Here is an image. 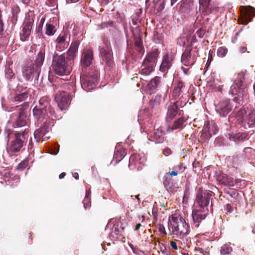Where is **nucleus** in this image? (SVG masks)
I'll return each instance as SVG.
<instances>
[{
  "label": "nucleus",
  "mask_w": 255,
  "mask_h": 255,
  "mask_svg": "<svg viewBox=\"0 0 255 255\" xmlns=\"http://www.w3.org/2000/svg\"><path fill=\"white\" fill-rule=\"evenodd\" d=\"M246 72L242 71L240 72L231 86L229 93L234 97V101L242 105L244 98L248 96V86L245 82Z\"/></svg>",
  "instance_id": "nucleus-1"
},
{
  "label": "nucleus",
  "mask_w": 255,
  "mask_h": 255,
  "mask_svg": "<svg viewBox=\"0 0 255 255\" xmlns=\"http://www.w3.org/2000/svg\"><path fill=\"white\" fill-rule=\"evenodd\" d=\"M168 225L172 229L169 235H176L180 239L183 238L190 231L189 224L181 216L177 214H173L169 218Z\"/></svg>",
  "instance_id": "nucleus-2"
},
{
  "label": "nucleus",
  "mask_w": 255,
  "mask_h": 255,
  "mask_svg": "<svg viewBox=\"0 0 255 255\" xmlns=\"http://www.w3.org/2000/svg\"><path fill=\"white\" fill-rule=\"evenodd\" d=\"M237 118L241 126L248 129L255 124V111L243 106L238 111Z\"/></svg>",
  "instance_id": "nucleus-3"
},
{
  "label": "nucleus",
  "mask_w": 255,
  "mask_h": 255,
  "mask_svg": "<svg viewBox=\"0 0 255 255\" xmlns=\"http://www.w3.org/2000/svg\"><path fill=\"white\" fill-rule=\"evenodd\" d=\"M50 99L47 96L41 98L33 109L34 118L40 123L45 122V120L48 117L47 109L50 107Z\"/></svg>",
  "instance_id": "nucleus-4"
},
{
  "label": "nucleus",
  "mask_w": 255,
  "mask_h": 255,
  "mask_svg": "<svg viewBox=\"0 0 255 255\" xmlns=\"http://www.w3.org/2000/svg\"><path fill=\"white\" fill-rule=\"evenodd\" d=\"M208 212V209H193L192 213L193 226L200 231L206 230L208 226L206 218Z\"/></svg>",
  "instance_id": "nucleus-5"
},
{
  "label": "nucleus",
  "mask_w": 255,
  "mask_h": 255,
  "mask_svg": "<svg viewBox=\"0 0 255 255\" xmlns=\"http://www.w3.org/2000/svg\"><path fill=\"white\" fill-rule=\"evenodd\" d=\"M28 128H25L22 131L15 132L14 139L11 141L9 146L10 150L12 152L19 151L25 145L28 138Z\"/></svg>",
  "instance_id": "nucleus-6"
},
{
  "label": "nucleus",
  "mask_w": 255,
  "mask_h": 255,
  "mask_svg": "<svg viewBox=\"0 0 255 255\" xmlns=\"http://www.w3.org/2000/svg\"><path fill=\"white\" fill-rule=\"evenodd\" d=\"M103 43L104 45L99 47L100 55L109 67H113L114 63L111 43L108 38L104 36L103 38Z\"/></svg>",
  "instance_id": "nucleus-7"
},
{
  "label": "nucleus",
  "mask_w": 255,
  "mask_h": 255,
  "mask_svg": "<svg viewBox=\"0 0 255 255\" xmlns=\"http://www.w3.org/2000/svg\"><path fill=\"white\" fill-rule=\"evenodd\" d=\"M212 199L211 191L200 188L196 193L195 203L199 209H208V206Z\"/></svg>",
  "instance_id": "nucleus-8"
},
{
  "label": "nucleus",
  "mask_w": 255,
  "mask_h": 255,
  "mask_svg": "<svg viewBox=\"0 0 255 255\" xmlns=\"http://www.w3.org/2000/svg\"><path fill=\"white\" fill-rule=\"evenodd\" d=\"M99 76V71L95 68L92 69L88 74L81 76V82L82 88L88 90L94 89L97 83Z\"/></svg>",
  "instance_id": "nucleus-9"
},
{
  "label": "nucleus",
  "mask_w": 255,
  "mask_h": 255,
  "mask_svg": "<svg viewBox=\"0 0 255 255\" xmlns=\"http://www.w3.org/2000/svg\"><path fill=\"white\" fill-rule=\"evenodd\" d=\"M79 42L78 40L72 42L70 47L67 52V61L65 60V75H69L72 70L73 60L75 54L77 52Z\"/></svg>",
  "instance_id": "nucleus-10"
},
{
  "label": "nucleus",
  "mask_w": 255,
  "mask_h": 255,
  "mask_svg": "<svg viewBox=\"0 0 255 255\" xmlns=\"http://www.w3.org/2000/svg\"><path fill=\"white\" fill-rule=\"evenodd\" d=\"M241 15L239 19V23L247 25L251 21L255 15V8L251 6H241Z\"/></svg>",
  "instance_id": "nucleus-11"
},
{
  "label": "nucleus",
  "mask_w": 255,
  "mask_h": 255,
  "mask_svg": "<svg viewBox=\"0 0 255 255\" xmlns=\"http://www.w3.org/2000/svg\"><path fill=\"white\" fill-rule=\"evenodd\" d=\"M29 104L25 102L20 106L17 107L18 109V117L16 118L15 123L17 127H22L28 125L29 120L26 116L25 110L28 109Z\"/></svg>",
  "instance_id": "nucleus-12"
},
{
  "label": "nucleus",
  "mask_w": 255,
  "mask_h": 255,
  "mask_svg": "<svg viewBox=\"0 0 255 255\" xmlns=\"http://www.w3.org/2000/svg\"><path fill=\"white\" fill-rule=\"evenodd\" d=\"M192 49L191 46H187L182 55L181 62L185 66L191 67L196 61L197 55L192 52Z\"/></svg>",
  "instance_id": "nucleus-13"
},
{
  "label": "nucleus",
  "mask_w": 255,
  "mask_h": 255,
  "mask_svg": "<svg viewBox=\"0 0 255 255\" xmlns=\"http://www.w3.org/2000/svg\"><path fill=\"white\" fill-rule=\"evenodd\" d=\"M52 67L55 74L63 76L64 75V56H61L58 54L57 56H54Z\"/></svg>",
  "instance_id": "nucleus-14"
},
{
  "label": "nucleus",
  "mask_w": 255,
  "mask_h": 255,
  "mask_svg": "<svg viewBox=\"0 0 255 255\" xmlns=\"http://www.w3.org/2000/svg\"><path fill=\"white\" fill-rule=\"evenodd\" d=\"M232 105L230 100L220 101L216 106V110L221 116L226 117L232 110Z\"/></svg>",
  "instance_id": "nucleus-15"
},
{
  "label": "nucleus",
  "mask_w": 255,
  "mask_h": 255,
  "mask_svg": "<svg viewBox=\"0 0 255 255\" xmlns=\"http://www.w3.org/2000/svg\"><path fill=\"white\" fill-rule=\"evenodd\" d=\"M174 60V56L168 53L165 54L163 57L162 62L159 67L160 71L166 74L168 70L172 67Z\"/></svg>",
  "instance_id": "nucleus-16"
},
{
  "label": "nucleus",
  "mask_w": 255,
  "mask_h": 255,
  "mask_svg": "<svg viewBox=\"0 0 255 255\" xmlns=\"http://www.w3.org/2000/svg\"><path fill=\"white\" fill-rule=\"evenodd\" d=\"M40 72L36 71V68L34 65H26L24 66L22 69V75L26 80L28 81L31 79L33 77L35 76V78H38Z\"/></svg>",
  "instance_id": "nucleus-17"
},
{
  "label": "nucleus",
  "mask_w": 255,
  "mask_h": 255,
  "mask_svg": "<svg viewBox=\"0 0 255 255\" xmlns=\"http://www.w3.org/2000/svg\"><path fill=\"white\" fill-rule=\"evenodd\" d=\"M217 180L220 184L228 187L235 186L237 182V180L224 173H221L217 175Z\"/></svg>",
  "instance_id": "nucleus-18"
},
{
  "label": "nucleus",
  "mask_w": 255,
  "mask_h": 255,
  "mask_svg": "<svg viewBox=\"0 0 255 255\" xmlns=\"http://www.w3.org/2000/svg\"><path fill=\"white\" fill-rule=\"evenodd\" d=\"M179 102L176 101L169 106L166 116L167 122H170L176 117L179 110Z\"/></svg>",
  "instance_id": "nucleus-19"
},
{
  "label": "nucleus",
  "mask_w": 255,
  "mask_h": 255,
  "mask_svg": "<svg viewBox=\"0 0 255 255\" xmlns=\"http://www.w3.org/2000/svg\"><path fill=\"white\" fill-rule=\"evenodd\" d=\"M33 23V20L30 18L26 19L24 21L22 30V33L20 36V39L22 41H25L30 35Z\"/></svg>",
  "instance_id": "nucleus-20"
},
{
  "label": "nucleus",
  "mask_w": 255,
  "mask_h": 255,
  "mask_svg": "<svg viewBox=\"0 0 255 255\" xmlns=\"http://www.w3.org/2000/svg\"><path fill=\"white\" fill-rule=\"evenodd\" d=\"M44 123V125L36 129L34 132V138L37 142H39L41 138H43L42 141H46L49 139V136H45L43 137L49 131L48 126Z\"/></svg>",
  "instance_id": "nucleus-21"
},
{
  "label": "nucleus",
  "mask_w": 255,
  "mask_h": 255,
  "mask_svg": "<svg viewBox=\"0 0 255 255\" xmlns=\"http://www.w3.org/2000/svg\"><path fill=\"white\" fill-rule=\"evenodd\" d=\"M93 59V52L91 49L85 50L82 53L81 59V65L85 67H88Z\"/></svg>",
  "instance_id": "nucleus-22"
},
{
  "label": "nucleus",
  "mask_w": 255,
  "mask_h": 255,
  "mask_svg": "<svg viewBox=\"0 0 255 255\" xmlns=\"http://www.w3.org/2000/svg\"><path fill=\"white\" fill-rule=\"evenodd\" d=\"M200 9L204 14L209 15L215 9V7L211 3V0H199Z\"/></svg>",
  "instance_id": "nucleus-23"
},
{
  "label": "nucleus",
  "mask_w": 255,
  "mask_h": 255,
  "mask_svg": "<svg viewBox=\"0 0 255 255\" xmlns=\"http://www.w3.org/2000/svg\"><path fill=\"white\" fill-rule=\"evenodd\" d=\"M159 54V51L157 49H153L147 54L143 62L153 65L154 67Z\"/></svg>",
  "instance_id": "nucleus-24"
},
{
  "label": "nucleus",
  "mask_w": 255,
  "mask_h": 255,
  "mask_svg": "<svg viewBox=\"0 0 255 255\" xmlns=\"http://www.w3.org/2000/svg\"><path fill=\"white\" fill-rule=\"evenodd\" d=\"M226 136L231 141H233L235 142L243 141L247 137L248 133L245 132H238L236 133L233 132H229L227 133Z\"/></svg>",
  "instance_id": "nucleus-25"
},
{
  "label": "nucleus",
  "mask_w": 255,
  "mask_h": 255,
  "mask_svg": "<svg viewBox=\"0 0 255 255\" xmlns=\"http://www.w3.org/2000/svg\"><path fill=\"white\" fill-rule=\"evenodd\" d=\"M55 95L54 101L61 111L64 110V91L62 86Z\"/></svg>",
  "instance_id": "nucleus-26"
},
{
  "label": "nucleus",
  "mask_w": 255,
  "mask_h": 255,
  "mask_svg": "<svg viewBox=\"0 0 255 255\" xmlns=\"http://www.w3.org/2000/svg\"><path fill=\"white\" fill-rule=\"evenodd\" d=\"M45 51L44 50H40L36 56L34 64H31L32 65H34L36 68V71L40 72L41 67L43 65V63L44 60Z\"/></svg>",
  "instance_id": "nucleus-27"
},
{
  "label": "nucleus",
  "mask_w": 255,
  "mask_h": 255,
  "mask_svg": "<svg viewBox=\"0 0 255 255\" xmlns=\"http://www.w3.org/2000/svg\"><path fill=\"white\" fill-rule=\"evenodd\" d=\"M56 51L54 56H57L58 54L61 56H64V53H62L64 49V35H59L56 40Z\"/></svg>",
  "instance_id": "nucleus-28"
},
{
  "label": "nucleus",
  "mask_w": 255,
  "mask_h": 255,
  "mask_svg": "<svg viewBox=\"0 0 255 255\" xmlns=\"http://www.w3.org/2000/svg\"><path fill=\"white\" fill-rule=\"evenodd\" d=\"M126 155V150L120 144L116 147V151L114 155V159L117 163L120 161Z\"/></svg>",
  "instance_id": "nucleus-29"
},
{
  "label": "nucleus",
  "mask_w": 255,
  "mask_h": 255,
  "mask_svg": "<svg viewBox=\"0 0 255 255\" xmlns=\"http://www.w3.org/2000/svg\"><path fill=\"white\" fill-rule=\"evenodd\" d=\"M154 66L143 61L139 69V73L145 76L149 75L153 70Z\"/></svg>",
  "instance_id": "nucleus-30"
},
{
  "label": "nucleus",
  "mask_w": 255,
  "mask_h": 255,
  "mask_svg": "<svg viewBox=\"0 0 255 255\" xmlns=\"http://www.w3.org/2000/svg\"><path fill=\"white\" fill-rule=\"evenodd\" d=\"M185 83L183 82L181 80H178L175 84V86L172 91L173 97H179L183 92V89L185 88Z\"/></svg>",
  "instance_id": "nucleus-31"
},
{
  "label": "nucleus",
  "mask_w": 255,
  "mask_h": 255,
  "mask_svg": "<svg viewBox=\"0 0 255 255\" xmlns=\"http://www.w3.org/2000/svg\"><path fill=\"white\" fill-rule=\"evenodd\" d=\"M161 103V97L156 96L153 100L149 102V108L151 112H157L159 109Z\"/></svg>",
  "instance_id": "nucleus-32"
},
{
  "label": "nucleus",
  "mask_w": 255,
  "mask_h": 255,
  "mask_svg": "<svg viewBox=\"0 0 255 255\" xmlns=\"http://www.w3.org/2000/svg\"><path fill=\"white\" fill-rule=\"evenodd\" d=\"M122 236V230H120L118 225H114L111 229L109 237L112 240L115 241Z\"/></svg>",
  "instance_id": "nucleus-33"
},
{
  "label": "nucleus",
  "mask_w": 255,
  "mask_h": 255,
  "mask_svg": "<svg viewBox=\"0 0 255 255\" xmlns=\"http://www.w3.org/2000/svg\"><path fill=\"white\" fill-rule=\"evenodd\" d=\"M161 82V77L158 76H155L153 79H151L150 82L147 85V87L149 90L154 91L155 90Z\"/></svg>",
  "instance_id": "nucleus-34"
},
{
  "label": "nucleus",
  "mask_w": 255,
  "mask_h": 255,
  "mask_svg": "<svg viewBox=\"0 0 255 255\" xmlns=\"http://www.w3.org/2000/svg\"><path fill=\"white\" fill-rule=\"evenodd\" d=\"M29 95V91L25 90L21 93L15 95L13 98V101L15 102H22L25 100Z\"/></svg>",
  "instance_id": "nucleus-35"
},
{
  "label": "nucleus",
  "mask_w": 255,
  "mask_h": 255,
  "mask_svg": "<svg viewBox=\"0 0 255 255\" xmlns=\"http://www.w3.org/2000/svg\"><path fill=\"white\" fill-rule=\"evenodd\" d=\"M209 128L207 126H204L202 131V134L200 137V140L201 141H205L209 140L212 136V134H211L210 132H209Z\"/></svg>",
  "instance_id": "nucleus-36"
},
{
  "label": "nucleus",
  "mask_w": 255,
  "mask_h": 255,
  "mask_svg": "<svg viewBox=\"0 0 255 255\" xmlns=\"http://www.w3.org/2000/svg\"><path fill=\"white\" fill-rule=\"evenodd\" d=\"M187 119L184 117H181L177 120H175L171 127V130L177 129L182 127L183 125L186 122Z\"/></svg>",
  "instance_id": "nucleus-37"
},
{
  "label": "nucleus",
  "mask_w": 255,
  "mask_h": 255,
  "mask_svg": "<svg viewBox=\"0 0 255 255\" xmlns=\"http://www.w3.org/2000/svg\"><path fill=\"white\" fill-rule=\"evenodd\" d=\"M204 126H207L209 128V132H210L211 134H215L218 130L217 126L213 122H206L205 123Z\"/></svg>",
  "instance_id": "nucleus-38"
},
{
  "label": "nucleus",
  "mask_w": 255,
  "mask_h": 255,
  "mask_svg": "<svg viewBox=\"0 0 255 255\" xmlns=\"http://www.w3.org/2000/svg\"><path fill=\"white\" fill-rule=\"evenodd\" d=\"M163 183L164 186L166 188H170L173 184V180L170 175L168 173H166L163 177Z\"/></svg>",
  "instance_id": "nucleus-39"
},
{
  "label": "nucleus",
  "mask_w": 255,
  "mask_h": 255,
  "mask_svg": "<svg viewBox=\"0 0 255 255\" xmlns=\"http://www.w3.org/2000/svg\"><path fill=\"white\" fill-rule=\"evenodd\" d=\"M20 12V8L17 4L13 5L12 7V15L11 20L13 22H16L17 20L18 14Z\"/></svg>",
  "instance_id": "nucleus-40"
},
{
  "label": "nucleus",
  "mask_w": 255,
  "mask_h": 255,
  "mask_svg": "<svg viewBox=\"0 0 255 255\" xmlns=\"http://www.w3.org/2000/svg\"><path fill=\"white\" fill-rule=\"evenodd\" d=\"M55 32V26L51 23H46L45 34L47 35H53Z\"/></svg>",
  "instance_id": "nucleus-41"
},
{
  "label": "nucleus",
  "mask_w": 255,
  "mask_h": 255,
  "mask_svg": "<svg viewBox=\"0 0 255 255\" xmlns=\"http://www.w3.org/2000/svg\"><path fill=\"white\" fill-rule=\"evenodd\" d=\"M220 252L223 255H228L232 252V248L229 245L225 244L221 247Z\"/></svg>",
  "instance_id": "nucleus-42"
},
{
  "label": "nucleus",
  "mask_w": 255,
  "mask_h": 255,
  "mask_svg": "<svg viewBox=\"0 0 255 255\" xmlns=\"http://www.w3.org/2000/svg\"><path fill=\"white\" fill-rule=\"evenodd\" d=\"M135 46L137 48V50L139 52H142L144 51L143 47L142 46V40L141 38H138L135 39Z\"/></svg>",
  "instance_id": "nucleus-43"
},
{
  "label": "nucleus",
  "mask_w": 255,
  "mask_h": 255,
  "mask_svg": "<svg viewBox=\"0 0 255 255\" xmlns=\"http://www.w3.org/2000/svg\"><path fill=\"white\" fill-rule=\"evenodd\" d=\"M228 52L227 48L225 47H220L217 50V55L219 57H223L226 56Z\"/></svg>",
  "instance_id": "nucleus-44"
},
{
  "label": "nucleus",
  "mask_w": 255,
  "mask_h": 255,
  "mask_svg": "<svg viewBox=\"0 0 255 255\" xmlns=\"http://www.w3.org/2000/svg\"><path fill=\"white\" fill-rule=\"evenodd\" d=\"M10 66V65H8L5 70V77L8 79H11L14 76V74Z\"/></svg>",
  "instance_id": "nucleus-45"
},
{
  "label": "nucleus",
  "mask_w": 255,
  "mask_h": 255,
  "mask_svg": "<svg viewBox=\"0 0 255 255\" xmlns=\"http://www.w3.org/2000/svg\"><path fill=\"white\" fill-rule=\"evenodd\" d=\"M197 246H198V245H197ZM195 249L196 251L199 252L200 253L203 254L204 255H206V254H208L207 248L204 247V246L201 247L197 246L195 247Z\"/></svg>",
  "instance_id": "nucleus-46"
},
{
  "label": "nucleus",
  "mask_w": 255,
  "mask_h": 255,
  "mask_svg": "<svg viewBox=\"0 0 255 255\" xmlns=\"http://www.w3.org/2000/svg\"><path fill=\"white\" fill-rule=\"evenodd\" d=\"M152 213L154 219L157 220L158 218V206L156 202H155L153 204Z\"/></svg>",
  "instance_id": "nucleus-47"
},
{
  "label": "nucleus",
  "mask_w": 255,
  "mask_h": 255,
  "mask_svg": "<svg viewBox=\"0 0 255 255\" xmlns=\"http://www.w3.org/2000/svg\"><path fill=\"white\" fill-rule=\"evenodd\" d=\"M28 165V162L25 160L21 162L17 166V169L19 170H22Z\"/></svg>",
  "instance_id": "nucleus-48"
},
{
  "label": "nucleus",
  "mask_w": 255,
  "mask_h": 255,
  "mask_svg": "<svg viewBox=\"0 0 255 255\" xmlns=\"http://www.w3.org/2000/svg\"><path fill=\"white\" fill-rule=\"evenodd\" d=\"M14 132L11 129L8 128H5L4 129V134L7 141L9 140L10 136L12 134H14Z\"/></svg>",
  "instance_id": "nucleus-49"
},
{
  "label": "nucleus",
  "mask_w": 255,
  "mask_h": 255,
  "mask_svg": "<svg viewBox=\"0 0 255 255\" xmlns=\"http://www.w3.org/2000/svg\"><path fill=\"white\" fill-rule=\"evenodd\" d=\"M113 22L109 21V22H105L102 23L101 25H99V28L102 29L105 27H108L109 26H113Z\"/></svg>",
  "instance_id": "nucleus-50"
},
{
  "label": "nucleus",
  "mask_w": 255,
  "mask_h": 255,
  "mask_svg": "<svg viewBox=\"0 0 255 255\" xmlns=\"http://www.w3.org/2000/svg\"><path fill=\"white\" fill-rule=\"evenodd\" d=\"M174 169L180 171V173H182L185 169V167L183 166V163H180L179 165L175 166Z\"/></svg>",
  "instance_id": "nucleus-51"
},
{
  "label": "nucleus",
  "mask_w": 255,
  "mask_h": 255,
  "mask_svg": "<svg viewBox=\"0 0 255 255\" xmlns=\"http://www.w3.org/2000/svg\"><path fill=\"white\" fill-rule=\"evenodd\" d=\"M25 90L29 91V89H27L26 86H24L20 84H18V85L16 87V91L18 92L19 93H21L22 92H23V91Z\"/></svg>",
  "instance_id": "nucleus-52"
},
{
  "label": "nucleus",
  "mask_w": 255,
  "mask_h": 255,
  "mask_svg": "<svg viewBox=\"0 0 255 255\" xmlns=\"http://www.w3.org/2000/svg\"><path fill=\"white\" fill-rule=\"evenodd\" d=\"M160 251L164 255H170V254L169 250L167 249L166 247L163 245L160 247Z\"/></svg>",
  "instance_id": "nucleus-53"
},
{
  "label": "nucleus",
  "mask_w": 255,
  "mask_h": 255,
  "mask_svg": "<svg viewBox=\"0 0 255 255\" xmlns=\"http://www.w3.org/2000/svg\"><path fill=\"white\" fill-rule=\"evenodd\" d=\"M3 23L1 19V12L0 10V36L1 37L3 31Z\"/></svg>",
  "instance_id": "nucleus-54"
},
{
  "label": "nucleus",
  "mask_w": 255,
  "mask_h": 255,
  "mask_svg": "<svg viewBox=\"0 0 255 255\" xmlns=\"http://www.w3.org/2000/svg\"><path fill=\"white\" fill-rule=\"evenodd\" d=\"M205 33V30L202 28L198 29L196 32V34L200 38H203Z\"/></svg>",
  "instance_id": "nucleus-55"
},
{
  "label": "nucleus",
  "mask_w": 255,
  "mask_h": 255,
  "mask_svg": "<svg viewBox=\"0 0 255 255\" xmlns=\"http://www.w3.org/2000/svg\"><path fill=\"white\" fill-rule=\"evenodd\" d=\"M71 100L72 97L70 95L68 94L67 96L65 95V107L70 104Z\"/></svg>",
  "instance_id": "nucleus-56"
},
{
  "label": "nucleus",
  "mask_w": 255,
  "mask_h": 255,
  "mask_svg": "<svg viewBox=\"0 0 255 255\" xmlns=\"http://www.w3.org/2000/svg\"><path fill=\"white\" fill-rule=\"evenodd\" d=\"M225 210L227 213H231L233 212L234 210L233 207L230 204H227L225 206Z\"/></svg>",
  "instance_id": "nucleus-57"
},
{
  "label": "nucleus",
  "mask_w": 255,
  "mask_h": 255,
  "mask_svg": "<svg viewBox=\"0 0 255 255\" xmlns=\"http://www.w3.org/2000/svg\"><path fill=\"white\" fill-rule=\"evenodd\" d=\"M90 196H91V190L90 189L87 190L86 191V196L84 198V203H85L86 202H89V201L90 200Z\"/></svg>",
  "instance_id": "nucleus-58"
},
{
  "label": "nucleus",
  "mask_w": 255,
  "mask_h": 255,
  "mask_svg": "<svg viewBox=\"0 0 255 255\" xmlns=\"http://www.w3.org/2000/svg\"><path fill=\"white\" fill-rule=\"evenodd\" d=\"M158 230V231L160 233L163 234V235H166V232L165 231V228H164V226L163 225L160 224L159 225Z\"/></svg>",
  "instance_id": "nucleus-59"
},
{
  "label": "nucleus",
  "mask_w": 255,
  "mask_h": 255,
  "mask_svg": "<svg viewBox=\"0 0 255 255\" xmlns=\"http://www.w3.org/2000/svg\"><path fill=\"white\" fill-rule=\"evenodd\" d=\"M163 153L165 155V156H168L170 154H171V149L168 148V147H166L165 148V149H163Z\"/></svg>",
  "instance_id": "nucleus-60"
},
{
  "label": "nucleus",
  "mask_w": 255,
  "mask_h": 255,
  "mask_svg": "<svg viewBox=\"0 0 255 255\" xmlns=\"http://www.w3.org/2000/svg\"><path fill=\"white\" fill-rule=\"evenodd\" d=\"M167 173L169 174L170 175V177H172V176H177L178 173H180V171H178L177 170H175V171H169V172H167Z\"/></svg>",
  "instance_id": "nucleus-61"
},
{
  "label": "nucleus",
  "mask_w": 255,
  "mask_h": 255,
  "mask_svg": "<svg viewBox=\"0 0 255 255\" xmlns=\"http://www.w3.org/2000/svg\"><path fill=\"white\" fill-rule=\"evenodd\" d=\"M44 21H45V18L42 17L40 19V21L39 23L38 27L39 30H42Z\"/></svg>",
  "instance_id": "nucleus-62"
},
{
  "label": "nucleus",
  "mask_w": 255,
  "mask_h": 255,
  "mask_svg": "<svg viewBox=\"0 0 255 255\" xmlns=\"http://www.w3.org/2000/svg\"><path fill=\"white\" fill-rule=\"evenodd\" d=\"M170 246L172 248V249L174 250H177L178 249V246L177 245L176 242L174 241H171L170 242Z\"/></svg>",
  "instance_id": "nucleus-63"
},
{
  "label": "nucleus",
  "mask_w": 255,
  "mask_h": 255,
  "mask_svg": "<svg viewBox=\"0 0 255 255\" xmlns=\"http://www.w3.org/2000/svg\"><path fill=\"white\" fill-rule=\"evenodd\" d=\"M240 51L241 53H244L247 51V47L246 46H241L240 47Z\"/></svg>",
  "instance_id": "nucleus-64"
}]
</instances>
